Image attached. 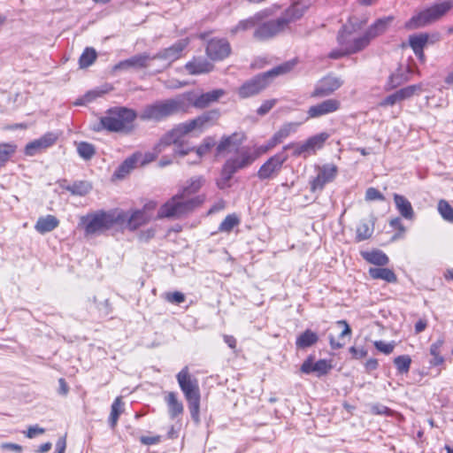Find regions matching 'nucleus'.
I'll return each mask as SVG.
<instances>
[{
    "instance_id": "1",
    "label": "nucleus",
    "mask_w": 453,
    "mask_h": 453,
    "mask_svg": "<svg viewBox=\"0 0 453 453\" xmlns=\"http://www.w3.org/2000/svg\"><path fill=\"white\" fill-rule=\"evenodd\" d=\"M219 117V111L212 110L205 111L193 119L176 125L160 138L154 149L156 153L159 154L166 147L175 144L177 145L173 150L175 156L183 157L188 155L194 149L185 148L184 144L181 143L182 138L195 131L203 132L205 128L212 126Z\"/></svg>"
},
{
    "instance_id": "2",
    "label": "nucleus",
    "mask_w": 453,
    "mask_h": 453,
    "mask_svg": "<svg viewBox=\"0 0 453 453\" xmlns=\"http://www.w3.org/2000/svg\"><path fill=\"white\" fill-rule=\"evenodd\" d=\"M307 10V6L302 3H296L274 20H270L259 25L253 33V37L257 41L269 40L284 32L290 23L301 19Z\"/></svg>"
},
{
    "instance_id": "3",
    "label": "nucleus",
    "mask_w": 453,
    "mask_h": 453,
    "mask_svg": "<svg viewBox=\"0 0 453 453\" xmlns=\"http://www.w3.org/2000/svg\"><path fill=\"white\" fill-rule=\"evenodd\" d=\"M203 201L204 197L203 196L189 198L179 192L160 207L157 217L160 219H179L193 211L194 209L200 206Z\"/></svg>"
},
{
    "instance_id": "4",
    "label": "nucleus",
    "mask_w": 453,
    "mask_h": 453,
    "mask_svg": "<svg viewBox=\"0 0 453 453\" xmlns=\"http://www.w3.org/2000/svg\"><path fill=\"white\" fill-rule=\"evenodd\" d=\"M178 113H186V105L181 95L145 106L140 114V119L142 120L161 121Z\"/></svg>"
},
{
    "instance_id": "5",
    "label": "nucleus",
    "mask_w": 453,
    "mask_h": 453,
    "mask_svg": "<svg viewBox=\"0 0 453 453\" xmlns=\"http://www.w3.org/2000/svg\"><path fill=\"white\" fill-rule=\"evenodd\" d=\"M293 66V63L287 62L247 81L239 88V96L247 98L257 95L270 84L273 78L288 73Z\"/></svg>"
},
{
    "instance_id": "6",
    "label": "nucleus",
    "mask_w": 453,
    "mask_h": 453,
    "mask_svg": "<svg viewBox=\"0 0 453 453\" xmlns=\"http://www.w3.org/2000/svg\"><path fill=\"white\" fill-rule=\"evenodd\" d=\"M136 118L137 114L133 109L113 107L100 119V124L104 129L111 132L128 133L133 129V122Z\"/></svg>"
},
{
    "instance_id": "7",
    "label": "nucleus",
    "mask_w": 453,
    "mask_h": 453,
    "mask_svg": "<svg viewBox=\"0 0 453 453\" xmlns=\"http://www.w3.org/2000/svg\"><path fill=\"white\" fill-rule=\"evenodd\" d=\"M176 378L188 403V409L193 420L199 422L200 390L197 380L191 379L187 366L177 374Z\"/></svg>"
},
{
    "instance_id": "8",
    "label": "nucleus",
    "mask_w": 453,
    "mask_h": 453,
    "mask_svg": "<svg viewBox=\"0 0 453 453\" xmlns=\"http://www.w3.org/2000/svg\"><path fill=\"white\" fill-rule=\"evenodd\" d=\"M257 156H255L247 150H242L234 157H231L226 161L221 171V177L218 180V187L221 189L229 187V181L233 175L239 171L250 165Z\"/></svg>"
},
{
    "instance_id": "9",
    "label": "nucleus",
    "mask_w": 453,
    "mask_h": 453,
    "mask_svg": "<svg viewBox=\"0 0 453 453\" xmlns=\"http://www.w3.org/2000/svg\"><path fill=\"white\" fill-rule=\"evenodd\" d=\"M453 7V0L435 4L413 16L405 25L408 29H415L434 22L444 16Z\"/></svg>"
},
{
    "instance_id": "10",
    "label": "nucleus",
    "mask_w": 453,
    "mask_h": 453,
    "mask_svg": "<svg viewBox=\"0 0 453 453\" xmlns=\"http://www.w3.org/2000/svg\"><path fill=\"white\" fill-rule=\"evenodd\" d=\"M226 95V91L222 88L214 89L201 95L195 92H187L181 94L182 100L186 105V112H188L191 107L203 109L210 104L218 102L219 99Z\"/></svg>"
},
{
    "instance_id": "11",
    "label": "nucleus",
    "mask_w": 453,
    "mask_h": 453,
    "mask_svg": "<svg viewBox=\"0 0 453 453\" xmlns=\"http://www.w3.org/2000/svg\"><path fill=\"white\" fill-rule=\"evenodd\" d=\"M328 138L329 134L326 132H323L308 138L303 142L289 143L283 147V150L294 149L293 155L295 157L302 156L306 157L311 154H314L318 150L321 149Z\"/></svg>"
},
{
    "instance_id": "12",
    "label": "nucleus",
    "mask_w": 453,
    "mask_h": 453,
    "mask_svg": "<svg viewBox=\"0 0 453 453\" xmlns=\"http://www.w3.org/2000/svg\"><path fill=\"white\" fill-rule=\"evenodd\" d=\"M81 223L84 226L86 235H94L111 228L105 211L89 213L81 219Z\"/></svg>"
},
{
    "instance_id": "13",
    "label": "nucleus",
    "mask_w": 453,
    "mask_h": 453,
    "mask_svg": "<svg viewBox=\"0 0 453 453\" xmlns=\"http://www.w3.org/2000/svg\"><path fill=\"white\" fill-rule=\"evenodd\" d=\"M288 160V155L280 152L268 158L257 171V178L261 180L275 178L280 172L283 164Z\"/></svg>"
},
{
    "instance_id": "14",
    "label": "nucleus",
    "mask_w": 453,
    "mask_h": 453,
    "mask_svg": "<svg viewBox=\"0 0 453 453\" xmlns=\"http://www.w3.org/2000/svg\"><path fill=\"white\" fill-rule=\"evenodd\" d=\"M337 41L340 45H347V52H350V54L364 50L371 42L369 36L365 34L358 37H352L347 27H344L343 29L339 32Z\"/></svg>"
},
{
    "instance_id": "15",
    "label": "nucleus",
    "mask_w": 453,
    "mask_h": 453,
    "mask_svg": "<svg viewBox=\"0 0 453 453\" xmlns=\"http://www.w3.org/2000/svg\"><path fill=\"white\" fill-rule=\"evenodd\" d=\"M342 84L343 81L340 77L328 74L318 81L311 96L313 98L328 96L340 88Z\"/></svg>"
},
{
    "instance_id": "16",
    "label": "nucleus",
    "mask_w": 453,
    "mask_h": 453,
    "mask_svg": "<svg viewBox=\"0 0 453 453\" xmlns=\"http://www.w3.org/2000/svg\"><path fill=\"white\" fill-rule=\"evenodd\" d=\"M341 108V102L336 98H327L319 104L311 105L307 111L306 120L319 119L334 113Z\"/></svg>"
},
{
    "instance_id": "17",
    "label": "nucleus",
    "mask_w": 453,
    "mask_h": 453,
    "mask_svg": "<svg viewBox=\"0 0 453 453\" xmlns=\"http://www.w3.org/2000/svg\"><path fill=\"white\" fill-rule=\"evenodd\" d=\"M338 168L334 165H324L319 168L317 176L311 181V190H322L326 184L332 182L337 175Z\"/></svg>"
},
{
    "instance_id": "18",
    "label": "nucleus",
    "mask_w": 453,
    "mask_h": 453,
    "mask_svg": "<svg viewBox=\"0 0 453 453\" xmlns=\"http://www.w3.org/2000/svg\"><path fill=\"white\" fill-rule=\"evenodd\" d=\"M189 40L188 38L179 40L174 44L166 48L156 55H153V60L155 59H163L167 61V65H169L173 61L179 59L181 57V53L183 50L188 45Z\"/></svg>"
},
{
    "instance_id": "19",
    "label": "nucleus",
    "mask_w": 453,
    "mask_h": 453,
    "mask_svg": "<svg viewBox=\"0 0 453 453\" xmlns=\"http://www.w3.org/2000/svg\"><path fill=\"white\" fill-rule=\"evenodd\" d=\"M58 140V136L53 133H47L39 139L34 140L25 147V154L32 157L35 154L51 147Z\"/></svg>"
},
{
    "instance_id": "20",
    "label": "nucleus",
    "mask_w": 453,
    "mask_h": 453,
    "mask_svg": "<svg viewBox=\"0 0 453 453\" xmlns=\"http://www.w3.org/2000/svg\"><path fill=\"white\" fill-rule=\"evenodd\" d=\"M271 12L269 10H263L255 13L252 17L240 20L235 26L229 29L231 35H236L240 33L248 31L255 27L260 21L267 18Z\"/></svg>"
},
{
    "instance_id": "21",
    "label": "nucleus",
    "mask_w": 453,
    "mask_h": 453,
    "mask_svg": "<svg viewBox=\"0 0 453 453\" xmlns=\"http://www.w3.org/2000/svg\"><path fill=\"white\" fill-rule=\"evenodd\" d=\"M230 50V44L224 39H212L206 47V53L212 60H221L226 58Z\"/></svg>"
},
{
    "instance_id": "22",
    "label": "nucleus",
    "mask_w": 453,
    "mask_h": 453,
    "mask_svg": "<svg viewBox=\"0 0 453 453\" xmlns=\"http://www.w3.org/2000/svg\"><path fill=\"white\" fill-rule=\"evenodd\" d=\"M155 208L156 203L154 202H150L145 204L142 210L134 211L129 214V230L134 231L141 226L148 223L151 219V215L148 213V211Z\"/></svg>"
},
{
    "instance_id": "23",
    "label": "nucleus",
    "mask_w": 453,
    "mask_h": 453,
    "mask_svg": "<svg viewBox=\"0 0 453 453\" xmlns=\"http://www.w3.org/2000/svg\"><path fill=\"white\" fill-rule=\"evenodd\" d=\"M153 60L152 56L142 53L131 57L130 58L119 62L115 66L114 70H128L130 68H146L149 66V63Z\"/></svg>"
},
{
    "instance_id": "24",
    "label": "nucleus",
    "mask_w": 453,
    "mask_h": 453,
    "mask_svg": "<svg viewBox=\"0 0 453 453\" xmlns=\"http://www.w3.org/2000/svg\"><path fill=\"white\" fill-rule=\"evenodd\" d=\"M332 368V365L326 359H319L313 363L312 357H309L301 365V372L305 374L316 372L320 377L326 374Z\"/></svg>"
},
{
    "instance_id": "25",
    "label": "nucleus",
    "mask_w": 453,
    "mask_h": 453,
    "mask_svg": "<svg viewBox=\"0 0 453 453\" xmlns=\"http://www.w3.org/2000/svg\"><path fill=\"white\" fill-rule=\"evenodd\" d=\"M107 212L110 226H118L129 230V213L122 210H111Z\"/></svg>"
},
{
    "instance_id": "26",
    "label": "nucleus",
    "mask_w": 453,
    "mask_h": 453,
    "mask_svg": "<svg viewBox=\"0 0 453 453\" xmlns=\"http://www.w3.org/2000/svg\"><path fill=\"white\" fill-rule=\"evenodd\" d=\"M59 225V220L53 215L40 217L35 226V229L43 234L53 231Z\"/></svg>"
},
{
    "instance_id": "27",
    "label": "nucleus",
    "mask_w": 453,
    "mask_h": 453,
    "mask_svg": "<svg viewBox=\"0 0 453 453\" xmlns=\"http://www.w3.org/2000/svg\"><path fill=\"white\" fill-rule=\"evenodd\" d=\"M394 201L399 213L406 219L414 218V211L411 202L402 195L395 194Z\"/></svg>"
},
{
    "instance_id": "28",
    "label": "nucleus",
    "mask_w": 453,
    "mask_h": 453,
    "mask_svg": "<svg viewBox=\"0 0 453 453\" xmlns=\"http://www.w3.org/2000/svg\"><path fill=\"white\" fill-rule=\"evenodd\" d=\"M301 123L298 122H288L283 124L280 129L273 135L272 142L280 144L290 134H295Z\"/></svg>"
},
{
    "instance_id": "29",
    "label": "nucleus",
    "mask_w": 453,
    "mask_h": 453,
    "mask_svg": "<svg viewBox=\"0 0 453 453\" xmlns=\"http://www.w3.org/2000/svg\"><path fill=\"white\" fill-rule=\"evenodd\" d=\"M318 341V334L311 329H306L297 336L296 340V347L297 349H305L316 344Z\"/></svg>"
},
{
    "instance_id": "30",
    "label": "nucleus",
    "mask_w": 453,
    "mask_h": 453,
    "mask_svg": "<svg viewBox=\"0 0 453 453\" xmlns=\"http://www.w3.org/2000/svg\"><path fill=\"white\" fill-rule=\"evenodd\" d=\"M374 230V218L371 217L369 219H363L360 221L357 227L356 238L358 242L369 239Z\"/></svg>"
},
{
    "instance_id": "31",
    "label": "nucleus",
    "mask_w": 453,
    "mask_h": 453,
    "mask_svg": "<svg viewBox=\"0 0 453 453\" xmlns=\"http://www.w3.org/2000/svg\"><path fill=\"white\" fill-rule=\"evenodd\" d=\"M185 68L189 74L196 75L211 72L212 65L206 60L195 58L194 60L187 63L185 65Z\"/></svg>"
},
{
    "instance_id": "32",
    "label": "nucleus",
    "mask_w": 453,
    "mask_h": 453,
    "mask_svg": "<svg viewBox=\"0 0 453 453\" xmlns=\"http://www.w3.org/2000/svg\"><path fill=\"white\" fill-rule=\"evenodd\" d=\"M393 18L388 17L383 19H379L374 24H372L365 33L369 39L372 41L373 38L379 36L383 34L389 24L391 23Z\"/></svg>"
},
{
    "instance_id": "33",
    "label": "nucleus",
    "mask_w": 453,
    "mask_h": 453,
    "mask_svg": "<svg viewBox=\"0 0 453 453\" xmlns=\"http://www.w3.org/2000/svg\"><path fill=\"white\" fill-rule=\"evenodd\" d=\"M361 256L367 262L376 265H385L388 263V257L387 255L379 250L361 251Z\"/></svg>"
},
{
    "instance_id": "34",
    "label": "nucleus",
    "mask_w": 453,
    "mask_h": 453,
    "mask_svg": "<svg viewBox=\"0 0 453 453\" xmlns=\"http://www.w3.org/2000/svg\"><path fill=\"white\" fill-rule=\"evenodd\" d=\"M165 402L168 405V412L172 418H175L183 412V404L177 398L174 392H170L165 396Z\"/></svg>"
},
{
    "instance_id": "35",
    "label": "nucleus",
    "mask_w": 453,
    "mask_h": 453,
    "mask_svg": "<svg viewBox=\"0 0 453 453\" xmlns=\"http://www.w3.org/2000/svg\"><path fill=\"white\" fill-rule=\"evenodd\" d=\"M140 157H141V155H139V154H134L133 156L127 158L119 166V168L115 172L114 175L117 178H124L127 174H128L131 172V170H133L135 167Z\"/></svg>"
},
{
    "instance_id": "36",
    "label": "nucleus",
    "mask_w": 453,
    "mask_h": 453,
    "mask_svg": "<svg viewBox=\"0 0 453 453\" xmlns=\"http://www.w3.org/2000/svg\"><path fill=\"white\" fill-rule=\"evenodd\" d=\"M369 274L373 280H381L388 282H394L396 280V276L394 272L388 268L375 267L369 270Z\"/></svg>"
},
{
    "instance_id": "37",
    "label": "nucleus",
    "mask_w": 453,
    "mask_h": 453,
    "mask_svg": "<svg viewBox=\"0 0 453 453\" xmlns=\"http://www.w3.org/2000/svg\"><path fill=\"white\" fill-rule=\"evenodd\" d=\"M205 180L203 176L192 177L187 181V185L180 191L185 196L188 197L200 190L204 184Z\"/></svg>"
},
{
    "instance_id": "38",
    "label": "nucleus",
    "mask_w": 453,
    "mask_h": 453,
    "mask_svg": "<svg viewBox=\"0 0 453 453\" xmlns=\"http://www.w3.org/2000/svg\"><path fill=\"white\" fill-rule=\"evenodd\" d=\"M65 189L75 196H85L92 189V186L88 181L80 180L65 187Z\"/></svg>"
},
{
    "instance_id": "39",
    "label": "nucleus",
    "mask_w": 453,
    "mask_h": 453,
    "mask_svg": "<svg viewBox=\"0 0 453 453\" xmlns=\"http://www.w3.org/2000/svg\"><path fill=\"white\" fill-rule=\"evenodd\" d=\"M17 151V145L14 143L0 144V168L4 167Z\"/></svg>"
},
{
    "instance_id": "40",
    "label": "nucleus",
    "mask_w": 453,
    "mask_h": 453,
    "mask_svg": "<svg viewBox=\"0 0 453 453\" xmlns=\"http://www.w3.org/2000/svg\"><path fill=\"white\" fill-rule=\"evenodd\" d=\"M124 403L122 402V398L118 396L111 404V414L109 417V424L111 428H114L118 423V419L119 415L123 412Z\"/></svg>"
},
{
    "instance_id": "41",
    "label": "nucleus",
    "mask_w": 453,
    "mask_h": 453,
    "mask_svg": "<svg viewBox=\"0 0 453 453\" xmlns=\"http://www.w3.org/2000/svg\"><path fill=\"white\" fill-rule=\"evenodd\" d=\"M427 42V34L413 35L409 37V43L413 51H420V50H424Z\"/></svg>"
},
{
    "instance_id": "42",
    "label": "nucleus",
    "mask_w": 453,
    "mask_h": 453,
    "mask_svg": "<svg viewBox=\"0 0 453 453\" xmlns=\"http://www.w3.org/2000/svg\"><path fill=\"white\" fill-rule=\"evenodd\" d=\"M235 136L236 134L223 137L216 148L217 154L221 155L225 152L230 151L233 148L237 147L238 143L234 142Z\"/></svg>"
},
{
    "instance_id": "43",
    "label": "nucleus",
    "mask_w": 453,
    "mask_h": 453,
    "mask_svg": "<svg viewBox=\"0 0 453 453\" xmlns=\"http://www.w3.org/2000/svg\"><path fill=\"white\" fill-rule=\"evenodd\" d=\"M96 51L93 48H86L79 59L80 67H88L96 61Z\"/></svg>"
},
{
    "instance_id": "44",
    "label": "nucleus",
    "mask_w": 453,
    "mask_h": 453,
    "mask_svg": "<svg viewBox=\"0 0 453 453\" xmlns=\"http://www.w3.org/2000/svg\"><path fill=\"white\" fill-rule=\"evenodd\" d=\"M442 345V341H437L430 346V354L433 358L430 360V365L434 366L441 365L444 363V357L440 355V349Z\"/></svg>"
},
{
    "instance_id": "45",
    "label": "nucleus",
    "mask_w": 453,
    "mask_h": 453,
    "mask_svg": "<svg viewBox=\"0 0 453 453\" xmlns=\"http://www.w3.org/2000/svg\"><path fill=\"white\" fill-rule=\"evenodd\" d=\"M77 151L81 157L89 160L96 153L94 145L86 142H81L77 144Z\"/></svg>"
},
{
    "instance_id": "46",
    "label": "nucleus",
    "mask_w": 453,
    "mask_h": 453,
    "mask_svg": "<svg viewBox=\"0 0 453 453\" xmlns=\"http://www.w3.org/2000/svg\"><path fill=\"white\" fill-rule=\"evenodd\" d=\"M421 91H422L421 84L410 85V86H407L405 88H403L397 90L401 101L409 99L415 95H418L419 93H421Z\"/></svg>"
},
{
    "instance_id": "47",
    "label": "nucleus",
    "mask_w": 453,
    "mask_h": 453,
    "mask_svg": "<svg viewBox=\"0 0 453 453\" xmlns=\"http://www.w3.org/2000/svg\"><path fill=\"white\" fill-rule=\"evenodd\" d=\"M394 364L399 373H407L411 367V358L408 355L398 356L394 359Z\"/></svg>"
},
{
    "instance_id": "48",
    "label": "nucleus",
    "mask_w": 453,
    "mask_h": 453,
    "mask_svg": "<svg viewBox=\"0 0 453 453\" xmlns=\"http://www.w3.org/2000/svg\"><path fill=\"white\" fill-rule=\"evenodd\" d=\"M239 219L235 215H227L219 225V230L220 232L229 233L233 230L234 226H236L239 224Z\"/></svg>"
},
{
    "instance_id": "49",
    "label": "nucleus",
    "mask_w": 453,
    "mask_h": 453,
    "mask_svg": "<svg viewBox=\"0 0 453 453\" xmlns=\"http://www.w3.org/2000/svg\"><path fill=\"white\" fill-rule=\"evenodd\" d=\"M438 211L445 220L453 222V207L447 201H439Z\"/></svg>"
},
{
    "instance_id": "50",
    "label": "nucleus",
    "mask_w": 453,
    "mask_h": 453,
    "mask_svg": "<svg viewBox=\"0 0 453 453\" xmlns=\"http://www.w3.org/2000/svg\"><path fill=\"white\" fill-rule=\"evenodd\" d=\"M408 81V75L401 71H397L396 73L391 74L389 77V81L388 86L389 88H395L403 83Z\"/></svg>"
},
{
    "instance_id": "51",
    "label": "nucleus",
    "mask_w": 453,
    "mask_h": 453,
    "mask_svg": "<svg viewBox=\"0 0 453 453\" xmlns=\"http://www.w3.org/2000/svg\"><path fill=\"white\" fill-rule=\"evenodd\" d=\"M164 298L174 304H180L186 300L185 295L180 291L166 292L164 294Z\"/></svg>"
},
{
    "instance_id": "52",
    "label": "nucleus",
    "mask_w": 453,
    "mask_h": 453,
    "mask_svg": "<svg viewBox=\"0 0 453 453\" xmlns=\"http://www.w3.org/2000/svg\"><path fill=\"white\" fill-rule=\"evenodd\" d=\"M213 146V139L210 137L204 139L203 142L196 150L197 157L200 158L201 157L208 153Z\"/></svg>"
},
{
    "instance_id": "53",
    "label": "nucleus",
    "mask_w": 453,
    "mask_h": 453,
    "mask_svg": "<svg viewBox=\"0 0 453 453\" xmlns=\"http://www.w3.org/2000/svg\"><path fill=\"white\" fill-rule=\"evenodd\" d=\"M374 346L379 351L386 355H388L393 352L395 344L394 342H385L383 341H375Z\"/></svg>"
},
{
    "instance_id": "54",
    "label": "nucleus",
    "mask_w": 453,
    "mask_h": 453,
    "mask_svg": "<svg viewBox=\"0 0 453 453\" xmlns=\"http://www.w3.org/2000/svg\"><path fill=\"white\" fill-rule=\"evenodd\" d=\"M276 99H270L265 101L261 106L257 110V113L260 116L267 114L276 104Z\"/></svg>"
},
{
    "instance_id": "55",
    "label": "nucleus",
    "mask_w": 453,
    "mask_h": 453,
    "mask_svg": "<svg viewBox=\"0 0 453 453\" xmlns=\"http://www.w3.org/2000/svg\"><path fill=\"white\" fill-rule=\"evenodd\" d=\"M99 96L100 93L97 91H88L81 98L77 99L75 105H83L85 104L90 103Z\"/></svg>"
},
{
    "instance_id": "56",
    "label": "nucleus",
    "mask_w": 453,
    "mask_h": 453,
    "mask_svg": "<svg viewBox=\"0 0 453 453\" xmlns=\"http://www.w3.org/2000/svg\"><path fill=\"white\" fill-rule=\"evenodd\" d=\"M365 199L368 201L385 199L384 196L375 188H369L365 192Z\"/></svg>"
},
{
    "instance_id": "57",
    "label": "nucleus",
    "mask_w": 453,
    "mask_h": 453,
    "mask_svg": "<svg viewBox=\"0 0 453 453\" xmlns=\"http://www.w3.org/2000/svg\"><path fill=\"white\" fill-rule=\"evenodd\" d=\"M398 102H401V99H400V96H399V94L397 91H395V93L386 96L380 103V106H388V105H394L396 103Z\"/></svg>"
},
{
    "instance_id": "58",
    "label": "nucleus",
    "mask_w": 453,
    "mask_h": 453,
    "mask_svg": "<svg viewBox=\"0 0 453 453\" xmlns=\"http://www.w3.org/2000/svg\"><path fill=\"white\" fill-rule=\"evenodd\" d=\"M341 49L332 50L329 53V58L338 59L345 55H349L350 52H347V45H340Z\"/></svg>"
},
{
    "instance_id": "59",
    "label": "nucleus",
    "mask_w": 453,
    "mask_h": 453,
    "mask_svg": "<svg viewBox=\"0 0 453 453\" xmlns=\"http://www.w3.org/2000/svg\"><path fill=\"white\" fill-rule=\"evenodd\" d=\"M276 145H278V144L274 143V142L273 143L272 138H271L265 144L257 148V151L253 154L255 156H257V157H258L261 154L266 153L267 151H269L270 150L274 148Z\"/></svg>"
},
{
    "instance_id": "60",
    "label": "nucleus",
    "mask_w": 453,
    "mask_h": 453,
    "mask_svg": "<svg viewBox=\"0 0 453 453\" xmlns=\"http://www.w3.org/2000/svg\"><path fill=\"white\" fill-rule=\"evenodd\" d=\"M349 352L353 355L355 358L357 359L363 358L367 356V350L364 348H356L353 346L349 349Z\"/></svg>"
},
{
    "instance_id": "61",
    "label": "nucleus",
    "mask_w": 453,
    "mask_h": 453,
    "mask_svg": "<svg viewBox=\"0 0 453 453\" xmlns=\"http://www.w3.org/2000/svg\"><path fill=\"white\" fill-rule=\"evenodd\" d=\"M43 433H44V429L42 427H39L38 426H29L27 431L26 432V436L27 438H34L37 434H42Z\"/></svg>"
},
{
    "instance_id": "62",
    "label": "nucleus",
    "mask_w": 453,
    "mask_h": 453,
    "mask_svg": "<svg viewBox=\"0 0 453 453\" xmlns=\"http://www.w3.org/2000/svg\"><path fill=\"white\" fill-rule=\"evenodd\" d=\"M140 441L144 445H154L160 441V436H142Z\"/></svg>"
},
{
    "instance_id": "63",
    "label": "nucleus",
    "mask_w": 453,
    "mask_h": 453,
    "mask_svg": "<svg viewBox=\"0 0 453 453\" xmlns=\"http://www.w3.org/2000/svg\"><path fill=\"white\" fill-rule=\"evenodd\" d=\"M337 325L343 326V329L339 336L340 339L342 340L345 336L350 335L351 329L346 320H339L337 321Z\"/></svg>"
},
{
    "instance_id": "64",
    "label": "nucleus",
    "mask_w": 453,
    "mask_h": 453,
    "mask_svg": "<svg viewBox=\"0 0 453 453\" xmlns=\"http://www.w3.org/2000/svg\"><path fill=\"white\" fill-rule=\"evenodd\" d=\"M1 449L5 450L16 451L18 453H20L22 451V447L20 445L12 442L3 443L1 445Z\"/></svg>"
}]
</instances>
